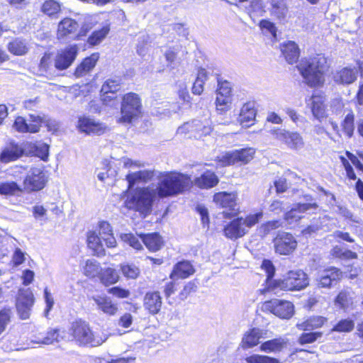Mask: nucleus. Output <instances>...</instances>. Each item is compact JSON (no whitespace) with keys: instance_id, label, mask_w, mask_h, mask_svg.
Returning <instances> with one entry per match:
<instances>
[{"instance_id":"1","label":"nucleus","mask_w":363,"mask_h":363,"mask_svg":"<svg viewBox=\"0 0 363 363\" xmlns=\"http://www.w3.org/2000/svg\"><path fill=\"white\" fill-rule=\"evenodd\" d=\"M191 179L183 174H167L162 178L156 189L150 186L137 189L125 201V206L142 214L147 215L152 211L157 197L160 199L174 196L187 190Z\"/></svg>"},{"instance_id":"2","label":"nucleus","mask_w":363,"mask_h":363,"mask_svg":"<svg viewBox=\"0 0 363 363\" xmlns=\"http://www.w3.org/2000/svg\"><path fill=\"white\" fill-rule=\"evenodd\" d=\"M296 67L306 84L313 87L323 84L329 64L323 54H317L312 57L302 59Z\"/></svg>"},{"instance_id":"3","label":"nucleus","mask_w":363,"mask_h":363,"mask_svg":"<svg viewBox=\"0 0 363 363\" xmlns=\"http://www.w3.org/2000/svg\"><path fill=\"white\" fill-rule=\"evenodd\" d=\"M69 334L78 345L83 346L97 347L108 339L106 335H95L89 324L81 319L72 323Z\"/></svg>"},{"instance_id":"4","label":"nucleus","mask_w":363,"mask_h":363,"mask_svg":"<svg viewBox=\"0 0 363 363\" xmlns=\"http://www.w3.org/2000/svg\"><path fill=\"white\" fill-rule=\"evenodd\" d=\"M308 285L307 274L302 270H292L283 279L270 283L272 292L277 294L281 291H298Z\"/></svg>"},{"instance_id":"5","label":"nucleus","mask_w":363,"mask_h":363,"mask_svg":"<svg viewBox=\"0 0 363 363\" xmlns=\"http://www.w3.org/2000/svg\"><path fill=\"white\" fill-rule=\"evenodd\" d=\"M141 108V100L137 94L130 92L125 94L121 101V116L118 119V122L125 123H131L133 119L140 116Z\"/></svg>"},{"instance_id":"6","label":"nucleus","mask_w":363,"mask_h":363,"mask_svg":"<svg viewBox=\"0 0 363 363\" xmlns=\"http://www.w3.org/2000/svg\"><path fill=\"white\" fill-rule=\"evenodd\" d=\"M255 150L252 147H245L240 150L226 152L221 156H218L216 161L221 166L233 165L238 162L246 164L252 160Z\"/></svg>"},{"instance_id":"7","label":"nucleus","mask_w":363,"mask_h":363,"mask_svg":"<svg viewBox=\"0 0 363 363\" xmlns=\"http://www.w3.org/2000/svg\"><path fill=\"white\" fill-rule=\"evenodd\" d=\"M48 182V177L43 168L32 167L23 179V190L27 193L43 189Z\"/></svg>"},{"instance_id":"8","label":"nucleus","mask_w":363,"mask_h":363,"mask_svg":"<svg viewBox=\"0 0 363 363\" xmlns=\"http://www.w3.org/2000/svg\"><path fill=\"white\" fill-rule=\"evenodd\" d=\"M274 251L280 255H289L297 247V241L295 237L289 233L279 231L273 239Z\"/></svg>"},{"instance_id":"9","label":"nucleus","mask_w":363,"mask_h":363,"mask_svg":"<svg viewBox=\"0 0 363 363\" xmlns=\"http://www.w3.org/2000/svg\"><path fill=\"white\" fill-rule=\"evenodd\" d=\"M35 298L30 289H20L16 297V306L20 318L28 319L30 317Z\"/></svg>"},{"instance_id":"10","label":"nucleus","mask_w":363,"mask_h":363,"mask_svg":"<svg viewBox=\"0 0 363 363\" xmlns=\"http://www.w3.org/2000/svg\"><path fill=\"white\" fill-rule=\"evenodd\" d=\"M342 277L340 269L330 267L320 271L315 278L317 289H331L337 284Z\"/></svg>"},{"instance_id":"11","label":"nucleus","mask_w":363,"mask_h":363,"mask_svg":"<svg viewBox=\"0 0 363 363\" xmlns=\"http://www.w3.org/2000/svg\"><path fill=\"white\" fill-rule=\"evenodd\" d=\"M216 105L217 110L225 111L232 103V88L229 82L217 78Z\"/></svg>"},{"instance_id":"12","label":"nucleus","mask_w":363,"mask_h":363,"mask_svg":"<svg viewBox=\"0 0 363 363\" xmlns=\"http://www.w3.org/2000/svg\"><path fill=\"white\" fill-rule=\"evenodd\" d=\"M272 134L290 149L297 150L303 148L304 145L303 138L297 132H291L285 129L274 128L272 130Z\"/></svg>"},{"instance_id":"13","label":"nucleus","mask_w":363,"mask_h":363,"mask_svg":"<svg viewBox=\"0 0 363 363\" xmlns=\"http://www.w3.org/2000/svg\"><path fill=\"white\" fill-rule=\"evenodd\" d=\"M77 127L80 133H84L86 135H101L108 129L107 125L104 123L86 116L79 117Z\"/></svg>"},{"instance_id":"14","label":"nucleus","mask_w":363,"mask_h":363,"mask_svg":"<svg viewBox=\"0 0 363 363\" xmlns=\"http://www.w3.org/2000/svg\"><path fill=\"white\" fill-rule=\"evenodd\" d=\"M266 309L283 319L290 318L294 313V306L290 301L272 299L264 303Z\"/></svg>"},{"instance_id":"15","label":"nucleus","mask_w":363,"mask_h":363,"mask_svg":"<svg viewBox=\"0 0 363 363\" xmlns=\"http://www.w3.org/2000/svg\"><path fill=\"white\" fill-rule=\"evenodd\" d=\"M236 195L234 193H227L225 191L216 193L213 196V201L222 208H228L230 212L223 211V214L224 218H231L237 213L238 209L235 208L237 206Z\"/></svg>"},{"instance_id":"16","label":"nucleus","mask_w":363,"mask_h":363,"mask_svg":"<svg viewBox=\"0 0 363 363\" xmlns=\"http://www.w3.org/2000/svg\"><path fill=\"white\" fill-rule=\"evenodd\" d=\"M78 53L76 45H69L57 52L55 59V67L59 70H65L71 66Z\"/></svg>"},{"instance_id":"17","label":"nucleus","mask_w":363,"mask_h":363,"mask_svg":"<svg viewBox=\"0 0 363 363\" xmlns=\"http://www.w3.org/2000/svg\"><path fill=\"white\" fill-rule=\"evenodd\" d=\"M318 208L317 203H298L285 213L284 218L289 224H291L301 220L303 213H313Z\"/></svg>"},{"instance_id":"18","label":"nucleus","mask_w":363,"mask_h":363,"mask_svg":"<svg viewBox=\"0 0 363 363\" xmlns=\"http://www.w3.org/2000/svg\"><path fill=\"white\" fill-rule=\"evenodd\" d=\"M78 28L79 24L75 20L65 18L59 23L57 38L63 41L74 39L77 35Z\"/></svg>"},{"instance_id":"19","label":"nucleus","mask_w":363,"mask_h":363,"mask_svg":"<svg viewBox=\"0 0 363 363\" xmlns=\"http://www.w3.org/2000/svg\"><path fill=\"white\" fill-rule=\"evenodd\" d=\"M91 299L96 304L99 310L109 315H114L118 311V306L111 298L104 294H96L91 296Z\"/></svg>"},{"instance_id":"20","label":"nucleus","mask_w":363,"mask_h":363,"mask_svg":"<svg viewBox=\"0 0 363 363\" xmlns=\"http://www.w3.org/2000/svg\"><path fill=\"white\" fill-rule=\"evenodd\" d=\"M162 297L159 291L147 292L143 299V306L151 315L157 314L162 308Z\"/></svg>"},{"instance_id":"21","label":"nucleus","mask_w":363,"mask_h":363,"mask_svg":"<svg viewBox=\"0 0 363 363\" xmlns=\"http://www.w3.org/2000/svg\"><path fill=\"white\" fill-rule=\"evenodd\" d=\"M195 269L189 261L183 260L177 262L169 276L170 279H186L194 274Z\"/></svg>"},{"instance_id":"22","label":"nucleus","mask_w":363,"mask_h":363,"mask_svg":"<svg viewBox=\"0 0 363 363\" xmlns=\"http://www.w3.org/2000/svg\"><path fill=\"white\" fill-rule=\"evenodd\" d=\"M357 77V70L355 67H344L337 70L333 76L334 81L340 84H350Z\"/></svg>"},{"instance_id":"23","label":"nucleus","mask_w":363,"mask_h":363,"mask_svg":"<svg viewBox=\"0 0 363 363\" xmlns=\"http://www.w3.org/2000/svg\"><path fill=\"white\" fill-rule=\"evenodd\" d=\"M256 110L254 102H247L242 106L238 121L242 126L250 127L254 124Z\"/></svg>"},{"instance_id":"24","label":"nucleus","mask_w":363,"mask_h":363,"mask_svg":"<svg viewBox=\"0 0 363 363\" xmlns=\"http://www.w3.org/2000/svg\"><path fill=\"white\" fill-rule=\"evenodd\" d=\"M224 233L228 238L232 240L242 237L246 233L242 227V218H235L229 223L224 228Z\"/></svg>"},{"instance_id":"25","label":"nucleus","mask_w":363,"mask_h":363,"mask_svg":"<svg viewBox=\"0 0 363 363\" xmlns=\"http://www.w3.org/2000/svg\"><path fill=\"white\" fill-rule=\"evenodd\" d=\"M280 46L281 53L288 63L294 64L297 62L300 55V50L295 42L288 41Z\"/></svg>"},{"instance_id":"26","label":"nucleus","mask_w":363,"mask_h":363,"mask_svg":"<svg viewBox=\"0 0 363 363\" xmlns=\"http://www.w3.org/2000/svg\"><path fill=\"white\" fill-rule=\"evenodd\" d=\"M327 321L328 319L323 316L313 315L302 322L298 323L296 328L300 330L313 331L321 328Z\"/></svg>"},{"instance_id":"27","label":"nucleus","mask_w":363,"mask_h":363,"mask_svg":"<svg viewBox=\"0 0 363 363\" xmlns=\"http://www.w3.org/2000/svg\"><path fill=\"white\" fill-rule=\"evenodd\" d=\"M218 177L212 171L207 170L195 179V184L201 189H210L218 183Z\"/></svg>"},{"instance_id":"28","label":"nucleus","mask_w":363,"mask_h":363,"mask_svg":"<svg viewBox=\"0 0 363 363\" xmlns=\"http://www.w3.org/2000/svg\"><path fill=\"white\" fill-rule=\"evenodd\" d=\"M154 177V171L140 170L126 175V180L128 183L129 189H132L136 183L147 182Z\"/></svg>"},{"instance_id":"29","label":"nucleus","mask_w":363,"mask_h":363,"mask_svg":"<svg viewBox=\"0 0 363 363\" xmlns=\"http://www.w3.org/2000/svg\"><path fill=\"white\" fill-rule=\"evenodd\" d=\"M99 54L94 53L91 56L86 57L80 65H79L74 71L76 77H81L86 75L90 72L96 65L99 60Z\"/></svg>"},{"instance_id":"30","label":"nucleus","mask_w":363,"mask_h":363,"mask_svg":"<svg viewBox=\"0 0 363 363\" xmlns=\"http://www.w3.org/2000/svg\"><path fill=\"white\" fill-rule=\"evenodd\" d=\"M261 337L262 330L260 329L254 328L249 330L242 337V347L243 349H249L257 345Z\"/></svg>"},{"instance_id":"31","label":"nucleus","mask_w":363,"mask_h":363,"mask_svg":"<svg viewBox=\"0 0 363 363\" xmlns=\"http://www.w3.org/2000/svg\"><path fill=\"white\" fill-rule=\"evenodd\" d=\"M103 238L95 232H89L87 235L88 247L93 250L94 255L98 257L105 255V249L102 244Z\"/></svg>"},{"instance_id":"32","label":"nucleus","mask_w":363,"mask_h":363,"mask_svg":"<svg viewBox=\"0 0 363 363\" xmlns=\"http://www.w3.org/2000/svg\"><path fill=\"white\" fill-rule=\"evenodd\" d=\"M141 238L146 247L152 252L159 250L163 245L162 238L157 233L144 234Z\"/></svg>"},{"instance_id":"33","label":"nucleus","mask_w":363,"mask_h":363,"mask_svg":"<svg viewBox=\"0 0 363 363\" xmlns=\"http://www.w3.org/2000/svg\"><path fill=\"white\" fill-rule=\"evenodd\" d=\"M99 235L103 238L107 247H114L116 245V240L112 233L111 225L106 221L99 223Z\"/></svg>"},{"instance_id":"34","label":"nucleus","mask_w":363,"mask_h":363,"mask_svg":"<svg viewBox=\"0 0 363 363\" xmlns=\"http://www.w3.org/2000/svg\"><path fill=\"white\" fill-rule=\"evenodd\" d=\"M286 345V341L284 339L274 338L267 340L260 345V350L264 352H280Z\"/></svg>"},{"instance_id":"35","label":"nucleus","mask_w":363,"mask_h":363,"mask_svg":"<svg viewBox=\"0 0 363 363\" xmlns=\"http://www.w3.org/2000/svg\"><path fill=\"white\" fill-rule=\"evenodd\" d=\"M13 127L19 133H35L40 130L39 125L28 124L26 120L22 116H18L15 119Z\"/></svg>"},{"instance_id":"36","label":"nucleus","mask_w":363,"mask_h":363,"mask_svg":"<svg viewBox=\"0 0 363 363\" xmlns=\"http://www.w3.org/2000/svg\"><path fill=\"white\" fill-rule=\"evenodd\" d=\"M7 47L9 52L16 55H23L28 51V43L26 40L18 38L11 41Z\"/></svg>"},{"instance_id":"37","label":"nucleus","mask_w":363,"mask_h":363,"mask_svg":"<svg viewBox=\"0 0 363 363\" xmlns=\"http://www.w3.org/2000/svg\"><path fill=\"white\" fill-rule=\"evenodd\" d=\"M23 154V151L18 146L4 149L0 154V161L8 163L19 158Z\"/></svg>"},{"instance_id":"38","label":"nucleus","mask_w":363,"mask_h":363,"mask_svg":"<svg viewBox=\"0 0 363 363\" xmlns=\"http://www.w3.org/2000/svg\"><path fill=\"white\" fill-rule=\"evenodd\" d=\"M262 268L264 270L267 274L266 279V286L264 289V291L272 292V289L270 286V283L272 281H274L277 279H273V277L275 274V267L272 263V262L269 259H264L262 263Z\"/></svg>"},{"instance_id":"39","label":"nucleus","mask_w":363,"mask_h":363,"mask_svg":"<svg viewBox=\"0 0 363 363\" xmlns=\"http://www.w3.org/2000/svg\"><path fill=\"white\" fill-rule=\"evenodd\" d=\"M271 13L277 18L281 20L286 17L288 8L284 0H272Z\"/></svg>"},{"instance_id":"40","label":"nucleus","mask_w":363,"mask_h":363,"mask_svg":"<svg viewBox=\"0 0 363 363\" xmlns=\"http://www.w3.org/2000/svg\"><path fill=\"white\" fill-rule=\"evenodd\" d=\"M110 31V26L106 24L100 29L95 30L88 38L87 42L91 45H99L108 34Z\"/></svg>"},{"instance_id":"41","label":"nucleus","mask_w":363,"mask_h":363,"mask_svg":"<svg viewBox=\"0 0 363 363\" xmlns=\"http://www.w3.org/2000/svg\"><path fill=\"white\" fill-rule=\"evenodd\" d=\"M99 278L104 285L109 286L118 281L119 275L116 269L108 267L104 270L101 269Z\"/></svg>"},{"instance_id":"42","label":"nucleus","mask_w":363,"mask_h":363,"mask_svg":"<svg viewBox=\"0 0 363 363\" xmlns=\"http://www.w3.org/2000/svg\"><path fill=\"white\" fill-rule=\"evenodd\" d=\"M63 338V336L60 334V331L58 329H50L46 333L45 337L40 338L38 337L35 342L39 344L51 345L55 342H58Z\"/></svg>"},{"instance_id":"43","label":"nucleus","mask_w":363,"mask_h":363,"mask_svg":"<svg viewBox=\"0 0 363 363\" xmlns=\"http://www.w3.org/2000/svg\"><path fill=\"white\" fill-rule=\"evenodd\" d=\"M101 272L100 264L94 259H89L86 260L85 265L84 266V274L89 278H94Z\"/></svg>"},{"instance_id":"44","label":"nucleus","mask_w":363,"mask_h":363,"mask_svg":"<svg viewBox=\"0 0 363 363\" xmlns=\"http://www.w3.org/2000/svg\"><path fill=\"white\" fill-rule=\"evenodd\" d=\"M310 101H311V108L313 116L318 120L323 118L325 116V106L321 99L319 97L313 96Z\"/></svg>"},{"instance_id":"45","label":"nucleus","mask_w":363,"mask_h":363,"mask_svg":"<svg viewBox=\"0 0 363 363\" xmlns=\"http://www.w3.org/2000/svg\"><path fill=\"white\" fill-rule=\"evenodd\" d=\"M23 189L15 182H0V194L5 196H13L18 192H22Z\"/></svg>"},{"instance_id":"46","label":"nucleus","mask_w":363,"mask_h":363,"mask_svg":"<svg viewBox=\"0 0 363 363\" xmlns=\"http://www.w3.org/2000/svg\"><path fill=\"white\" fill-rule=\"evenodd\" d=\"M352 303V296L347 290H342L335 299V305L340 308L346 309Z\"/></svg>"},{"instance_id":"47","label":"nucleus","mask_w":363,"mask_h":363,"mask_svg":"<svg viewBox=\"0 0 363 363\" xmlns=\"http://www.w3.org/2000/svg\"><path fill=\"white\" fill-rule=\"evenodd\" d=\"M323 333L319 331H308V333H302L298 339V344L303 345L306 344H311L315 342L317 340L322 337Z\"/></svg>"},{"instance_id":"48","label":"nucleus","mask_w":363,"mask_h":363,"mask_svg":"<svg viewBox=\"0 0 363 363\" xmlns=\"http://www.w3.org/2000/svg\"><path fill=\"white\" fill-rule=\"evenodd\" d=\"M354 116L351 112L346 115L341 125L343 132L347 135V136L350 138L354 133Z\"/></svg>"},{"instance_id":"49","label":"nucleus","mask_w":363,"mask_h":363,"mask_svg":"<svg viewBox=\"0 0 363 363\" xmlns=\"http://www.w3.org/2000/svg\"><path fill=\"white\" fill-rule=\"evenodd\" d=\"M121 89L120 79H107L101 86V93L113 94L117 93Z\"/></svg>"},{"instance_id":"50","label":"nucleus","mask_w":363,"mask_h":363,"mask_svg":"<svg viewBox=\"0 0 363 363\" xmlns=\"http://www.w3.org/2000/svg\"><path fill=\"white\" fill-rule=\"evenodd\" d=\"M245 360L247 363H281L277 358L257 354L246 357Z\"/></svg>"},{"instance_id":"51","label":"nucleus","mask_w":363,"mask_h":363,"mask_svg":"<svg viewBox=\"0 0 363 363\" xmlns=\"http://www.w3.org/2000/svg\"><path fill=\"white\" fill-rule=\"evenodd\" d=\"M354 328V323L352 319H342L333 328V331L348 333Z\"/></svg>"},{"instance_id":"52","label":"nucleus","mask_w":363,"mask_h":363,"mask_svg":"<svg viewBox=\"0 0 363 363\" xmlns=\"http://www.w3.org/2000/svg\"><path fill=\"white\" fill-rule=\"evenodd\" d=\"M12 311L10 308H4L0 311V335L6 329L11 322Z\"/></svg>"},{"instance_id":"53","label":"nucleus","mask_w":363,"mask_h":363,"mask_svg":"<svg viewBox=\"0 0 363 363\" xmlns=\"http://www.w3.org/2000/svg\"><path fill=\"white\" fill-rule=\"evenodd\" d=\"M60 11V4L54 0L46 1L42 6V11L48 16H52L57 13Z\"/></svg>"},{"instance_id":"54","label":"nucleus","mask_w":363,"mask_h":363,"mask_svg":"<svg viewBox=\"0 0 363 363\" xmlns=\"http://www.w3.org/2000/svg\"><path fill=\"white\" fill-rule=\"evenodd\" d=\"M121 269L123 274L128 279H136L140 274V269L133 264H122Z\"/></svg>"},{"instance_id":"55","label":"nucleus","mask_w":363,"mask_h":363,"mask_svg":"<svg viewBox=\"0 0 363 363\" xmlns=\"http://www.w3.org/2000/svg\"><path fill=\"white\" fill-rule=\"evenodd\" d=\"M121 239L123 241L128 243L130 246L137 250L143 249V245L138 238L131 233L122 234Z\"/></svg>"},{"instance_id":"56","label":"nucleus","mask_w":363,"mask_h":363,"mask_svg":"<svg viewBox=\"0 0 363 363\" xmlns=\"http://www.w3.org/2000/svg\"><path fill=\"white\" fill-rule=\"evenodd\" d=\"M35 155L42 160L46 161L49 155V145L44 143H39L34 146Z\"/></svg>"},{"instance_id":"57","label":"nucleus","mask_w":363,"mask_h":363,"mask_svg":"<svg viewBox=\"0 0 363 363\" xmlns=\"http://www.w3.org/2000/svg\"><path fill=\"white\" fill-rule=\"evenodd\" d=\"M323 219L324 218H320L318 219H313L312 223L309 225L307 228H306L304 230H303V234L305 235H311L318 232L320 229L322 228Z\"/></svg>"},{"instance_id":"58","label":"nucleus","mask_w":363,"mask_h":363,"mask_svg":"<svg viewBox=\"0 0 363 363\" xmlns=\"http://www.w3.org/2000/svg\"><path fill=\"white\" fill-rule=\"evenodd\" d=\"M281 226V223L279 220H271L268 221L264 224H262L259 228V232L262 236H266L269 234L272 230L279 228Z\"/></svg>"},{"instance_id":"59","label":"nucleus","mask_w":363,"mask_h":363,"mask_svg":"<svg viewBox=\"0 0 363 363\" xmlns=\"http://www.w3.org/2000/svg\"><path fill=\"white\" fill-rule=\"evenodd\" d=\"M198 288L197 282L194 280L189 281L179 294V297L182 300L186 299L190 294L195 292Z\"/></svg>"},{"instance_id":"60","label":"nucleus","mask_w":363,"mask_h":363,"mask_svg":"<svg viewBox=\"0 0 363 363\" xmlns=\"http://www.w3.org/2000/svg\"><path fill=\"white\" fill-rule=\"evenodd\" d=\"M259 25L261 29L266 30L272 35L274 39L277 38V28L274 23L268 20L263 19L260 21Z\"/></svg>"},{"instance_id":"61","label":"nucleus","mask_w":363,"mask_h":363,"mask_svg":"<svg viewBox=\"0 0 363 363\" xmlns=\"http://www.w3.org/2000/svg\"><path fill=\"white\" fill-rule=\"evenodd\" d=\"M44 298L46 303V308L44 311V314L45 316L47 317L54 305V299L47 287L44 289Z\"/></svg>"},{"instance_id":"62","label":"nucleus","mask_w":363,"mask_h":363,"mask_svg":"<svg viewBox=\"0 0 363 363\" xmlns=\"http://www.w3.org/2000/svg\"><path fill=\"white\" fill-rule=\"evenodd\" d=\"M43 124H44L49 132L55 133L60 128V123L55 119L51 118L47 116H45Z\"/></svg>"},{"instance_id":"63","label":"nucleus","mask_w":363,"mask_h":363,"mask_svg":"<svg viewBox=\"0 0 363 363\" xmlns=\"http://www.w3.org/2000/svg\"><path fill=\"white\" fill-rule=\"evenodd\" d=\"M262 217V213H256L255 214L250 215L245 219H242V225H245L248 228H251L257 223Z\"/></svg>"},{"instance_id":"64","label":"nucleus","mask_w":363,"mask_h":363,"mask_svg":"<svg viewBox=\"0 0 363 363\" xmlns=\"http://www.w3.org/2000/svg\"><path fill=\"white\" fill-rule=\"evenodd\" d=\"M108 292L120 298H127L130 295V291L128 290L118 286L110 288L108 290Z\"/></svg>"}]
</instances>
